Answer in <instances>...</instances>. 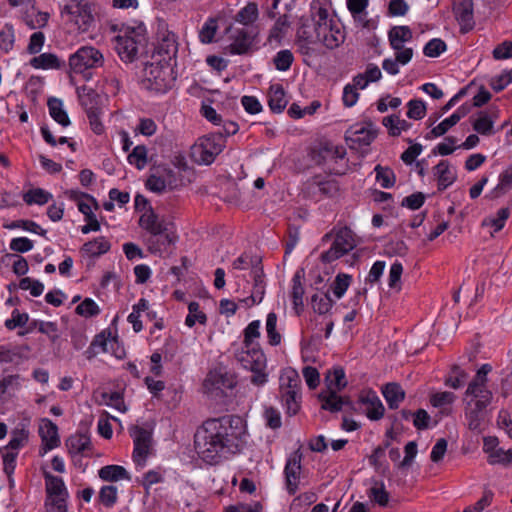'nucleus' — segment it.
<instances>
[{"mask_svg":"<svg viewBox=\"0 0 512 512\" xmlns=\"http://www.w3.org/2000/svg\"><path fill=\"white\" fill-rule=\"evenodd\" d=\"M473 0H455L453 12L463 33L471 31L475 26Z\"/></svg>","mask_w":512,"mask_h":512,"instance_id":"f3484780","label":"nucleus"},{"mask_svg":"<svg viewBox=\"0 0 512 512\" xmlns=\"http://www.w3.org/2000/svg\"><path fill=\"white\" fill-rule=\"evenodd\" d=\"M290 27V22L288 20L287 15L280 16L273 27L270 29L268 42L276 44H280L284 36L286 35L288 28Z\"/></svg>","mask_w":512,"mask_h":512,"instance_id":"c9c22d12","label":"nucleus"},{"mask_svg":"<svg viewBox=\"0 0 512 512\" xmlns=\"http://www.w3.org/2000/svg\"><path fill=\"white\" fill-rule=\"evenodd\" d=\"M78 96L80 103L85 108L86 112L100 109L98 105L99 95L93 89L82 87L78 89Z\"/></svg>","mask_w":512,"mask_h":512,"instance_id":"58836bf2","label":"nucleus"},{"mask_svg":"<svg viewBox=\"0 0 512 512\" xmlns=\"http://www.w3.org/2000/svg\"><path fill=\"white\" fill-rule=\"evenodd\" d=\"M459 122L458 115H451L450 117L444 119L441 123L435 126L430 133L426 136V138L431 137H440L444 135L450 128L456 125Z\"/></svg>","mask_w":512,"mask_h":512,"instance_id":"13d9d810","label":"nucleus"},{"mask_svg":"<svg viewBox=\"0 0 512 512\" xmlns=\"http://www.w3.org/2000/svg\"><path fill=\"white\" fill-rule=\"evenodd\" d=\"M189 313L185 319V324L188 327H193L196 322L200 324H205L207 321L206 315L200 310V305L198 302H190L188 305Z\"/></svg>","mask_w":512,"mask_h":512,"instance_id":"3c124183","label":"nucleus"},{"mask_svg":"<svg viewBox=\"0 0 512 512\" xmlns=\"http://www.w3.org/2000/svg\"><path fill=\"white\" fill-rule=\"evenodd\" d=\"M355 246L353 232L348 227H343L336 233L331 247L321 254V260L324 263H331L353 250Z\"/></svg>","mask_w":512,"mask_h":512,"instance_id":"9b49d317","label":"nucleus"},{"mask_svg":"<svg viewBox=\"0 0 512 512\" xmlns=\"http://www.w3.org/2000/svg\"><path fill=\"white\" fill-rule=\"evenodd\" d=\"M15 34L13 26L5 24L0 30V49L6 53L11 51L14 46Z\"/></svg>","mask_w":512,"mask_h":512,"instance_id":"5fc2aeb1","label":"nucleus"},{"mask_svg":"<svg viewBox=\"0 0 512 512\" xmlns=\"http://www.w3.org/2000/svg\"><path fill=\"white\" fill-rule=\"evenodd\" d=\"M28 440V432L24 429L15 430L12 433L11 439L8 445L5 447V450L8 451H17L19 448L24 446V444Z\"/></svg>","mask_w":512,"mask_h":512,"instance_id":"e2e57ef3","label":"nucleus"},{"mask_svg":"<svg viewBox=\"0 0 512 512\" xmlns=\"http://www.w3.org/2000/svg\"><path fill=\"white\" fill-rule=\"evenodd\" d=\"M319 399L321 401V408L332 413L341 411L346 405H352L348 398L339 396L335 390L321 392Z\"/></svg>","mask_w":512,"mask_h":512,"instance_id":"5701e85b","label":"nucleus"},{"mask_svg":"<svg viewBox=\"0 0 512 512\" xmlns=\"http://www.w3.org/2000/svg\"><path fill=\"white\" fill-rule=\"evenodd\" d=\"M30 64L36 69H53L59 67V60L54 54L43 53L32 58Z\"/></svg>","mask_w":512,"mask_h":512,"instance_id":"49530a36","label":"nucleus"},{"mask_svg":"<svg viewBox=\"0 0 512 512\" xmlns=\"http://www.w3.org/2000/svg\"><path fill=\"white\" fill-rule=\"evenodd\" d=\"M446 50V44L443 40L439 38H434L430 40L423 49V53L427 57H438L441 53Z\"/></svg>","mask_w":512,"mask_h":512,"instance_id":"680f3d73","label":"nucleus"},{"mask_svg":"<svg viewBox=\"0 0 512 512\" xmlns=\"http://www.w3.org/2000/svg\"><path fill=\"white\" fill-rule=\"evenodd\" d=\"M382 394L390 409H397L405 398V391L398 383H388L383 386Z\"/></svg>","mask_w":512,"mask_h":512,"instance_id":"c85d7f7f","label":"nucleus"},{"mask_svg":"<svg viewBox=\"0 0 512 512\" xmlns=\"http://www.w3.org/2000/svg\"><path fill=\"white\" fill-rule=\"evenodd\" d=\"M147 148L144 145H137L133 148L132 152L128 155V162L134 165L138 170H142L147 165Z\"/></svg>","mask_w":512,"mask_h":512,"instance_id":"09e8293b","label":"nucleus"},{"mask_svg":"<svg viewBox=\"0 0 512 512\" xmlns=\"http://www.w3.org/2000/svg\"><path fill=\"white\" fill-rule=\"evenodd\" d=\"M413 56V49L406 48L400 52H396L395 58L384 59L382 63L383 69L390 75H396L399 73V64L406 65L410 62Z\"/></svg>","mask_w":512,"mask_h":512,"instance_id":"a878e982","label":"nucleus"},{"mask_svg":"<svg viewBox=\"0 0 512 512\" xmlns=\"http://www.w3.org/2000/svg\"><path fill=\"white\" fill-rule=\"evenodd\" d=\"M310 16L313 31L305 23L298 29V35L312 42H318L327 49L338 48L345 40V32L340 22L330 13L327 4L320 0H313L310 5Z\"/></svg>","mask_w":512,"mask_h":512,"instance_id":"f03ea898","label":"nucleus"},{"mask_svg":"<svg viewBox=\"0 0 512 512\" xmlns=\"http://www.w3.org/2000/svg\"><path fill=\"white\" fill-rule=\"evenodd\" d=\"M110 242L104 237L100 236L91 241L86 242L82 246V251L91 257H98L107 253L110 250Z\"/></svg>","mask_w":512,"mask_h":512,"instance_id":"473e14b6","label":"nucleus"},{"mask_svg":"<svg viewBox=\"0 0 512 512\" xmlns=\"http://www.w3.org/2000/svg\"><path fill=\"white\" fill-rule=\"evenodd\" d=\"M294 61L293 53L284 49L276 53L273 58V64L278 71H287L290 69L292 63Z\"/></svg>","mask_w":512,"mask_h":512,"instance_id":"864d4df0","label":"nucleus"},{"mask_svg":"<svg viewBox=\"0 0 512 512\" xmlns=\"http://www.w3.org/2000/svg\"><path fill=\"white\" fill-rule=\"evenodd\" d=\"M170 61L158 59L146 63L143 69V84L151 91L166 92L171 88L174 78Z\"/></svg>","mask_w":512,"mask_h":512,"instance_id":"39448f33","label":"nucleus"},{"mask_svg":"<svg viewBox=\"0 0 512 512\" xmlns=\"http://www.w3.org/2000/svg\"><path fill=\"white\" fill-rule=\"evenodd\" d=\"M375 138V134L362 127L360 129H357L355 130L354 132H352V135L349 137V139L353 142V143H357L359 145H369Z\"/></svg>","mask_w":512,"mask_h":512,"instance_id":"0e129e2a","label":"nucleus"},{"mask_svg":"<svg viewBox=\"0 0 512 512\" xmlns=\"http://www.w3.org/2000/svg\"><path fill=\"white\" fill-rule=\"evenodd\" d=\"M369 498L379 506L385 507L389 502V493L386 491L383 482H374L368 492Z\"/></svg>","mask_w":512,"mask_h":512,"instance_id":"de8ad7c7","label":"nucleus"},{"mask_svg":"<svg viewBox=\"0 0 512 512\" xmlns=\"http://www.w3.org/2000/svg\"><path fill=\"white\" fill-rule=\"evenodd\" d=\"M66 445L72 455L81 454L91 447L90 437L85 433H77L68 438Z\"/></svg>","mask_w":512,"mask_h":512,"instance_id":"72a5a7b5","label":"nucleus"},{"mask_svg":"<svg viewBox=\"0 0 512 512\" xmlns=\"http://www.w3.org/2000/svg\"><path fill=\"white\" fill-rule=\"evenodd\" d=\"M4 227L7 229L21 228L23 230L36 233L41 236H44L46 234V230H44L36 222L31 220H16L11 222L10 224L4 225Z\"/></svg>","mask_w":512,"mask_h":512,"instance_id":"6e6d98bb","label":"nucleus"},{"mask_svg":"<svg viewBox=\"0 0 512 512\" xmlns=\"http://www.w3.org/2000/svg\"><path fill=\"white\" fill-rule=\"evenodd\" d=\"M63 12L73 15L79 29L86 31L93 22L90 6L83 0H73L63 8Z\"/></svg>","mask_w":512,"mask_h":512,"instance_id":"dca6fc26","label":"nucleus"},{"mask_svg":"<svg viewBox=\"0 0 512 512\" xmlns=\"http://www.w3.org/2000/svg\"><path fill=\"white\" fill-rule=\"evenodd\" d=\"M333 300L328 293H320L312 296V307L315 312L325 314L333 306Z\"/></svg>","mask_w":512,"mask_h":512,"instance_id":"8fccbe9b","label":"nucleus"},{"mask_svg":"<svg viewBox=\"0 0 512 512\" xmlns=\"http://www.w3.org/2000/svg\"><path fill=\"white\" fill-rule=\"evenodd\" d=\"M256 34L245 28L235 29L231 35L232 42L228 46L231 54H246L253 45Z\"/></svg>","mask_w":512,"mask_h":512,"instance_id":"6ab92c4d","label":"nucleus"},{"mask_svg":"<svg viewBox=\"0 0 512 512\" xmlns=\"http://www.w3.org/2000/svg\"><path fill=\"white\" fill-rule=\"evenodd\" d=\"M225 139L221 132L211 133L200 137L191 147L192 160L200 165H210L223 151Z\"/></svg>","mask_w":512,"mask_h":512,"instance_id":"6e6552de","label":"nucleus"},{"mask_svg":"<svg viewBox=\"0 0 512 512\" xmlns=\"http://www.w3.org/2000/svg\"><path fill=\"white\" fill-rule=\"evenodd\" d=\"M351 281V276L347 274H338L331 285L334 295L340 299L348 289Z\"/></svg>","mask_w":512,"mask_h":512,"instance_id":"052dcab7","label":"nucleus"},{"mask_svg":"<svg viewBox=\"0 0 512 512\" xmlns=\"http://www.w3.org/2000/svg\"><path fill=\"white\" fill-rule=\"evenodd\" d=\"M237 384L234 373L228 371L225 367H217L211 370L205 380L204 388L208 393L224 392L226 389H233Z\"/></svg>","mask_w":512,"mask_h":512,"instance_id":"ddd939ff","label":"nucleus"},{"mask_svg":"<svg viewBox=\"0 0 512 512\" xmlns=\"http://www.w3.org/2000/svg\"><path fill=\"white\" fill-rule=\"evenodd\" d=\"M268 97L269 107L275 113L282 112L288 103L285 91L280 84H274L270 87Z\"/></svg>","mask_w":512,"mask_h":512,"instance_id":"7c9ffc66","label":"nucleus"},{"mask_svg":"<svg viewBox=\"0 0 512 512\" xmlns=\"http://www.w3.org/2000/svg\"><path fill=\"white\" fill-rule=\"evenodd\" d=\"M259 16L258 6L254 2H249L246 6L241 8L235 15V21L248 26L253 24Z\"/></svg>","mask_w":512,"mask_h":512,"instance_id":"e433bc0d","label":"nucleus"},{"mask_svg":"<svg viewBox=\"0 0 512 512\" xmlns=\"http://www.w3.org/2000/svg\"><path fill=\"white\" fill-rule=\"evenodd\" d=\"M178 52V37L161 21L157 25L155 53L160 59L171 61Z\"/></svg>","mask_w":512,"mask_h":512,"instance_id":"9d476101","label":"nucleus"},{"mask_svg":"<svg viewBox=\"0 0 512 512\" xmlns=\"http://www.w3.org/2000/svg\"><path fill=\"white\" fill-rule=\"evenodd\" d=\"M374 171L376 173V181L382 188L387 189L394 186L396 182V176L391 168L377 165Z\"/></svg>","mask_w":512,"mask_h":512,"instance_id":"c03bdc74","label":"nucleus"},{"mask_svg":"<svg viewBox=\"0 0 512 512\" xmlns=\"http://www.w3.org/2000/svg\"><path fill=\"white\" fill-rule=\"evenodd\" d=\"M39 434L46 449L51 450L59 446L58 427L51 420L47 418L42 419Z\"/></svg>","mask_w":512,"mask_h":512,"instance_id":"393cba45","label":"nucleus"},{"mask_svg":"<svg viewBox=\"0 0 512 512\" xmlns=\"http://www.w3.org/2000/svg\"><path fill=\"white\" fill-rule=\"evenodd\" d=\"M301 279L302 276L300 272H296L292 279L293 286L291 296L295 308L303 305L304 287L302 285Z\"/></svg>","mask_w":512,"mask_h":512,"instance_id":"bf43d9fd","label":"nucleus"},{"mask_svg":"<svg viewBox=\"0 0 512 512\" xmlns=\"http://www.w3.org/2000/svg\"><path fill=\"white\" fill-rule=\"evenodd\" d=\"M456 395L453 392L442 391L430 395L429 401L435 408H439L442 414L451 413V405L455 402Z\"/></svg>","mask_w":512,"mask_h":512,"instance_id":"c756f323","label":"nucleus"},{"mask_svg":"<svg viewBox=\"0 0 512 512\" xmlns=\"http://www.w3.org/2000/svg\"><path fill=\"white\" fill-rule=\"evenodd\" d=\"M493 399V393L488 389L487 384L470 381L464 393L463 401H472L490 405Z\"/></svg>","mask_w":512,"mask_h":512,"instance_id":"aec40b11","label":"nucleus"},{"mask_svg":"<svg viewBox=\"0 0 512 512\" xmlns=\"http://www.w3.org/2000/svg\"><path fill=\"white\" fill-rule=\"evenodd\" d=\"M245 435L246 425L239 416L209 419L195 433V450L204 462L217 464L228 454L240 450Z\"/></svg>","mask_w":512,"mask_h":512,"instance_id":"f257e3e1","label":"nucleus"},{"mask_svg":"<svg viewBox=\"0 0 512 512\" xmlns=\"http://www.w3.org/2000/svg\"><path fill=\"white\" fill-rule=\"evenodd\" d=\"M301 468V454L294 452L287 459L284 468L286 490L290 495H294L299 489Z\"/></svg>","mask_w":512,"mask_h":512,"instance_id":"2eb2a0df","label":"nucleus"},{"mask_svg":"<svg viewBox=\"0 0 512 512\" xmlns=\"http://www.w3.org/2000/svg\"><path fill=\"white\" fill-rule=\"evenodd\" d=\"M468 378V373L458 365H453L450 372L444 379L446 386L459 389L461 388Z\"/></svg>","mask_w":512,"mask_h":512,"instance_id":"4c0bfd02","label":"nucleus"},{"mask_svg":"<svg viewBox=\"0 0 512 512\" xmlns=\"http://www.w3.org/2000/svg\"><path fill=\"white\" fill-rule=\"evenodd\" d=\"M139 226L150 234L147 244L151 253L165 252L175 241L169 224L165 219L160 218L152 207L140 216Z\"/></svg>","mask_w":512,"mask_h":512,"instance_id":"7ed1b4c3","label":"nucleus"},{"mask_svg":"<svg viewBox=\"0 0 512 512\" xmlns=\"http://www.w3.org/2000/svg\"><path fill=\"white\" fill-rule=\"evenodd\" d=\"M327 390L340 391L346 386L345 373L342 368H335L332 372H329L326 376Z\"/></svg>","mask_w":512,"mask_h":512,"instance_id":"a18cd8bd","label":"nucleus"},{"mask_svg":"<svg viewBox=\"0 0 512 512\" xmlns=\"http://www.w3.org/2000/svg\"><path fill=\"white\" fill-rule=\"evenodd\" d=\"M426 115L425 103L421 100H411L408 102L407 116L411 119L420 120Z\"/></svg>","mask_w":512,"mask_h":512,"instance_id":"338daca9","label":"nucleus"},{"mask_svg":"<svg viewBox=\"0 0 512 512\" xmlns=\"http://www.w3.org/2000/svg\"><path fill=\"white\" fill-rule=\"evenodd\" d=\"M48 109L50 116L63 127L70 125V119L63 108V102L58 98L48 100Z\"/></svg>","mask_w":512,"mask_h":512,"instance_id":"f704fd0d","label":"nucleus"},{"mask_svg":"<svg viewBox=\"0 0 512 512\" xmlns=\"http://www.w3.org/2000/svg\"><path fill=\"white\" fill-rule=\"evenodd\" d=\"M145 41L143 26L128 27L114 38V48L123 62L131 63L137 58L139 48L144 45Z\"/></svg>","mask_w":512,"mask_h":512,"instance_id":"0eeeda50","label":"nucleus"},{"mask_svg":"<svg viewBox=\"0 0 512 512\" xmlns=\"http://www.w3.org/2000/svg\"><path fill=\"white\" fill-rule=\"evenodd\" d=\"M435 176L438 180V189L440 191L445 190L448 186L454 183L456 180V173L451 168L450 164L446 160L440 161L435 166Z\"/></svg>","mask_w":512,"mask_h":512,"instance_id":"cd10ccee","label":"nucleus"},{"mask_svg":"<svg viewBox=\"0 0 512 512\" xmlns=\"http://www.w3.org/2000/svg\"><path fill=\"white\" fill-rule=\"evenodd\" d=\"M359 403L364 407V413L370 420L377 421L384 416V405L375 391H362L359 395Z\"/></svg>","mask_w":512,"mask_h":512,"instance_id":"a211bd4d","label":"nucleus"},{"mask_svg":"<svg viewBox=\"0 0 512 512\" xmlns=\"http://www.w3.org/2000/svg\"><path fill=\"white\" fill-rule=\"evenodd\" d=\"M76 312L81 316L90 317L99 314L100 309L94 300L86 298L76 307Z\"/></svg>","mask_w":512,"mask_h":512,"instance_id":"774afa93","label":"nucleus"},{"mask_svg":"<svg viewBox=\"0 0 512 512\" xmlns=\"http://www.w3.org/2000/svg\"><path fill=\"white\" fill-rule=\"evenodd\" d=\"M510 215L509 208H501L498 210L496 216L487 217L482 221L483 227H492L493 231L491 232V235H493L495 232L500 231L504 225L506 220L508 219Z\"/></svg>","mask_w":512,"mask_h":512,"instance_id":"ea45409f","label":"nucleus"},{"mask_svg":"<svg viewBox=\"0 0 512 512\" xmlns=\"http://www.w3.org/2000/svg\"><path fill=\"white\" fill-rule=\"evenodd\" d=\"M465 403V418L470 430H479L484 419V410L489 406L486 404L463 401Z\"/></svg>","mask_w":512,"mask_h":512,"instance_id":"b1692460","label":"nucleus"},{"mask_svg":"<svg viewBox=\"0 0 512 512\" xmlns=\"http://www.w3.org/2000/svg\"><path fill=\"white\" fill-rule=\"evenodd\" d=\"M98 476L103 481L116 482L119 480H129L130 475L127 470L120 465H107L98 471Z\"/></svg>","mask_w":512,"mask_h":512,"instance_id":"2f4dec72","label":"nucleus"},{"mask_svg":"<svg viewBox=\"0 0 512 512\" xmlns=\"http://www.w3.org/2000/svg\"><path fill=\"white\" fill-rule=\"evenodd\" d=\"M277 315L274 312H270L267 315L265 330L267 333L268 342L272 346H277L281 343V334L277 331Z\"/></svg>","mask_w":512,"mask_h":512,"instance_id":"79ce46f5","label":"nucleus"},{"mask_svg":"<svg viewBox=\"0 0 512 512\" xmlns=\"http://www.w3.org/2000/svg\"><path fill=\"white\" fill-rule=\"evenodd\" d=\"M472 125L473 129L481 135L493 134L494 122L487 113L481 112Z\"/></svg>","mask_w":512,"mask_h":512,"instance_id":"603ef678","label":"nucleus"},{"mask_svg":"<svg viewBox=\"0 0 512 512\" xmlns=\"http://www.w3.org/2000/svg\"><path fill=\"white\" fill-rule=\"evenodd\" d=\"M104 57L102 53L92 47L83 46L69 58V65L74 73H84L89 69L102 66Z\"/></svg>","mask_w":512,"mask_h":512,"instance_id":"1a4fd4ad","label":"nucleus"},{"mask_svg":"<svg viewBox=\"0 0 512 512\" xmlns=\"http://www.w3.org/2000/svg\"><path fill=\"white\" fill-rule=\"evenodd\" d=\"M412 37V31L408 26H395L388 33L390 45L396 52L404 50V43Z\"/></svg>","mask_w":512,"mask_h":512,"instance_id":"bb28decb","label":"nucleus"},{"mask_svg":"<svg viewBox=\"0 0 512 512\" xmlns=\"http://www.w3.org/2000/svg\"><path fill=\"white\" fill-rule=\"evenodd\" d=\"M118 489L114 485L103 486L99 492V500L106 507H112L117 502Z\"/></svg>","mask_w":512,"mask_h":512,"instance_id":"4d7b16f0","label":"nucleus"},{"mask_svg":"<svg viewBox=\"0 0 512 512\" xmlns=\"http://www.w3.org/2000/svg\"><path fill=\"white\" fill-rule=\"evenodd\" d=\"M493 492L491 490H484L482 497L471 506H467L463 512H482L486 507L490 506L493 500Z\"/></svg>","mask_w":512,"mask_h":512,"instance_id":"69168bd1","label":"nucleus"},{"mask_svg":"<svg viewBox=\"0 0 512 512\" xmlns=\"http://www.w3.org/2000/svg\"><path fill=\"white\" fill-rule=\"evenodd\" d=\"M131 435L134 438L133 460L138 466L143 467L150 453L151 433L144 428L135 427Z\"/></svg>","mask_w":512,"mask_h":512,"instance_id":"4468645a","label":"nucleus"},{"mask_svg":"<svg viewBox=\"0 0 512 512\" xmlns=\"http://www.w3.org/2000/svg\"><path fill=\"white\" fill-rule=\"evenodd\" d=\"M346 149L329 141L320 142L312 151V159L318 165L324 166L330 174L342 175L346 170L343 163Z\"/></svg>","mask_w":512,"mask_h":512,"instance_id":"20e7f679","label":"nucleus"},{"mask_svg":"<svg viewBox=\"0 0 512 512\" xmlns=\"http://www.w3.org/2000/svg\"><path fill=\"white\" fill-rule=\"evenodd\" d=\"M50 199H52V194L41 188L30 189L23 195V200L28 205H44Z\"/></svg>","mask_w":512,"mask_h":512,"instance_id":"37998d69","label":"nucleus"},{"mask_svg":"<svg viewBox=\"0 0 512 512\" xmlns=\"http://www.w3.org/2000/svg\"><path fill=\"white\" fill-rule=\"evenodd\" d=\"M44 478L48 495L46 505L54 506L53 509L58 510V512H67L66 499L68 492L63 479L50 473H45Z\"/></svg>","mask_w":512,"mask_h":512,"instance_id":"f8f14e48","label":"nucleus"},{"mask_svg":"<svg viewBox=\"0 0 512 512\" xmlns=\"http://www.w3.org/2000/svg\"><path fill=\"white\" fill-rule=\"evenodd\" d=\"M280 398L286 413L289 416L296 415L301 408V381L298 373L288 369L280 375Z\"/></svg>","mask_w":512,"mask_h":512,"instance_id":"423d86ee","label":"nucleus"},{"mask_svg":"<svg viewBox=\"0 0 512 512\" xmlns=\"http://www.w3.org/2000/svg\"><path fill=\"white\" fill-rule=\"evenodd\" d=\"M232 268L234 270L249 271L251 278L259 277V274H263L261 258L256 255L242 254L233 261Z\"/></svg>","mask_w":512,"mask_h":512,"instance_id":"412c9836","label":"nucleus"},{"mask_svg":"<svg viewBox=\"0 0 512 512\" xmlns=\"http://www.w3.org/2000/svg\"><path fill=\"white\" fill-rule=\"evenodd\" d=\"M103 82L106 85L107 92L113 95L117 94L120 89V71L117 66H111L105 70Z\"/></svg>","mask_w":512,"mask_h":512,"instance_id":"a19ab883","label":"nucleus"},{"mask_svg":"<svg viewBox=\"0 0 512 512\" xmlns=\"http://www.w3.org/2000/svg\"><path fill=\"white\" fill-rule=\"evenodd\" d=\"M254 359L251 362V367H247L253 375L251 376V383L256 386H262L268 381L266 370V356L261 350H255Z\"/></svg>","mask_w":512,"mask_h":512,"instance_id":"4be33fe9","label":"nucleus"}]
</instances>
